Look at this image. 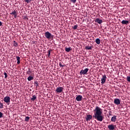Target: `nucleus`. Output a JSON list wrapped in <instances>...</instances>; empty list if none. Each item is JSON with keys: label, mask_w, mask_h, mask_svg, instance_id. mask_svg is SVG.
Returning <instances> with one entry per match:
<instances>
[{"label": "nucleus", "mask_w": 130, "mask_h": 130, "mask_svg": "<svg viewBox=\"0 0 130 130\" xmlns=\"http://www.w3.org/2000/svg\"><path fill=\"white\" fill-rule=\"evenodd\" d=\"M126 80H127V82H130V76H127L126 77Z\"/></svg>", "instance_id": "c756f323"}, {"label": "nucleus", "mask_w": 130, "mask_h": 130, "mask_svg": "<svg viewBox=\"0 0 130 130\" xmlns=\"http://www.w3.org/2000/svg\"><path fill=\"white\" fill-rule=\"evenodd\" d=\"M101 84H104L106 82V75H104L101 78Z\"/></svg>", "instance_id": "423d86ee"}, {"label": "nucleus", "mask_w": 130, "mask_h": 130, "mask_svg": "<svg viewBox=\"0 0 130 130\" xmlns=\"http://www.w3.org/2000/svg\"><path fill=\"white\" fill-rule=\"evenodd\" d=\"M62 62H59V66L60 68H63V67H64L66 66L65 64H62Z\"/></svg>", "instance_id": "412c9836"}, {"label": "nucleus", "mask_w": 130, "mask_h": 130, "mask_svg": "<svg viewBox=\"0 0 130 130\" xmlns=\"http://www.w3.org/2000/svg\"><path fill=\"white\" fill-rule=\"evenodd\" d=\"M3 117V113L2 112H0V118H2Z\"/></svg>", "instance_id": "473e14b6"}, {"label": "nucleus", "mask_w": 130, "mask_h": 130, "mask_svg": "<svg viewBox=\"0 0 130 130\" xmlns=\"http://www.w3.org/2000/svg\"><path fill=\"white\" fill-rule=\"evenodd\" d=\"M36 98H37L36 95H34L31 98V101H34L35 100H36Z\"/></svg>", "instance_id": "aec40b11"}, {"label": "nucleus", "mask_w": 130, "mask_h": 130, "mask_svg": "<svg viewBox=\"0 0 130 130\" xmlns=\"http://www.w3.org/2000/svg\"><path fill=\"white\" fill-rule=\"evenodd\" d=\"M78 28V25H75L73 27V28L74 29V30H76Z\"/></svg>", "instance_id": "cd10ccee"}, {"label": "nucleus", "mask_w": 130, "mask_h": 130, "mask_svg": "<svg viewBox=\"0 0 130 130\" xmlns=\"http://www.w3.org/2000/svg\"><path fill=\"white\" fill-rule=\"evenodd\" d=\"M32 0H24V1L25 2V3H27V4H29V3H31V1Z\"/></svg>", "instance_id": "a878e982"}, {"label": "nucleus", "mask_w": 130, "mask_h": 130, "mask_svg": "<svg viewBox=\"0 0 130 130\" xmlns=\"http://www.w3.org/2000/svg\"><path fill=\"white\" fill-rule=\"evenodd\" d=\"M95 23H98V24H102L103 21H102V19H100L99 18H96L95 20Z\"/></svg>", "instance_id": "9b49d317"}, {"label": "nucleus", "mask_w": 130, "mask_h": 130, "mask_svg": "<svg viewBox=\"0 0 130 130\" xmlns=\"http://www.w3.org/2000/svg\"><path fill=\"white\" fill-rule=\"evenodd\" d=\"M35 85L37 87H38V82H37V81L35 82Z\"/></svg>", "instance_id": "7c9ffc66"}, {"label": "nucleus", "mask_w": 130, "mask_h": 130, "mask_svg": "<svg viewBox=\"0 0 130 130\" xmlns=\"http://www.w3.org/2000/svg\"><path fill=\"white\" fill-rule=\"evenodd\" d=\"M45 36L47 39L51 38V34L49 31H47L45 33Z\"/></svg>", "instance_id": "20e7f679"}, {"label": "nucleus", "mask_w": 130, "mask_h": 130, "mask_svg": "<svg viewBox=\"0 0 130 130\" xmlns=\"http://www.w3.org/2000/svg\"><path fill=\"white\" fill-rule=\"evenodd\" d=\"M121 23L125 25H127L128 24V20H122L121 22Z\"/></svg>", "instance_id": "4468645a"}, {"label": "nucleus", "mask_w": 130, "mask_h": 130, "mask_svg": "<svg viewBox=\"0 0 130 130\" xmlns=\"http://www.w3.org/2000/svg\"><path fill=\"white\" fill-rule=\"evenodd\" d=\"M26 73L27 75H30V73H31V71H30V69L28 71H27Z\"/></svg>", "instance_id": "2f4dec72"}, {"label": "nucleus", "mask_w": 130, "mask_h": 130, "mask_svg": "<svg viewBox=\"0 0 130 130\" xmlns=\"http://www.w3.org/2000/svg\"><path fill=\"white\" fill-rule=\"evenodd\" d=\"M111 120L112 122H115L116 121V116L115 115L112 117Z\"/></svg>", "instance_id": "f8f14e48"}, {"label": "nucleus", "mask_w": 130, "mask_h": 130, "mask_svg": "<svg viewBox=\"0 0 130 130\" xmlns=\"http://www.w3.org/2000/svg\"><path fill=\"white\" fill-rule=\"evenodd\" d=\"M100 42H101V41H100V39H96L95 40V43H96V44H100Z\"/></svg>", "instance_id": "6ab92c4d"}, {"label": "nucleus", "mask_w": 130, "mask_h": 130, "mask_svg": "<svg viewBox=\"0 0 130 130\" xmlns=\"http://www.w3.org/2000/svg\"><path fill=\"white\" fill-rule=\"evenodd\" d=\"M63 90V87H57L55 91L57 93H61Z\"/></svg>", "instance_id": "39448f33"}, {"label": "nucleus", "mask_w": 130, "mask_h": 130, "mask_svg": "<svg viewBox=\"0 0 130 130\" xmlns=\"http://www.w3.org/2000/svg\"><path fill=\"white\" fill-rule=\"evenodd\" d=\"M3 26V23L0 21V26Z\"/></svg>", "instance_id": "72a5a7b5"}, {"label": "nucleus", "mask_w": 130, "mask_h": 130, "mask_svg": "<svg viewBox=\"0 0 130 130\" xmlns=\"http://www.w3.org/2000/svg\"><path fill=\"white\" fill-rule=\"evenodd\" d=\"M13 45L15 46V47H17V46H18V43L16 42V41H14Z\"/></svg>", "instance_id": "393cba45"}, {"label": "nucleus", "mask_w": 130, "mask_h": 130, "mask_svg": "<svg viewBox=\"0 0 130 130\" xmlns=\"http://www.w3.org/2000/svg\"><path fill=\"white\" fill-rule=\"evenodd\" d=\"M114 126L113 124H109L108 125V128H109V130H114Z\"/></svg>", "instance_id": "1a4fd4ad"}, {"label": "nucleus", "mask_w": 130, "mask_h": 130, "mask_svg": "<svg viewBox=\"0 0 130 130\" xmlns=\"http://www.w3.org/2000/svg\"><path fill=\"white\" fill-rule=\"evenodd\" d=\"M109 115H111V114L110 113H109Z\"/></svg>", "instance_id": "f704fd0d"}, {"label": "nucleus", "mask_w": 130, "mask_h": 130, "mask_svg": "<svg viewBox=\"0 0 130 130\" xmlns=\"http://www.w3.org/2000/svg\"><path fill=\"white\" fill-rule=\"evenodd\" d=\"M17 60V64H20V59L21 58L19 56H16Z\"/></svg>", "instance_id": "2eb2a0df"}, {"label": "nucleus", "mask_w": 130, "mask_h": 130, "mask_svg": "<svg viewBox=\"0 0 130 130\" xmlns=\"http://www.w3.org/2000/svg\"><path fill=\"white\" fill-rule=\"evenodd\" d=\"M82 99H83V96L82 95H78L76 98V101H82Z\"/></svg>", "instance_id": "0eeeda50"}, {"label": "nucleus", "mask_w": 130, "mask_h": 130, "mask_svg": "<svg viewBox=\"0 0 130 130\" xmlns=\"http://www.w3.org/2000/svg\"><path fill=\"white\" fill-rule=\"evenodd\" d=\"M30 119V117L29 116L25 117V121H29V119Z\"/></svg>", "instance_id": "b1692460"}, {"label": "nucleus", "mask_w": 130, "mask_h": 130, "mask_svg": "<svg viewBox=\"0 0 130 130\" xmlns=\"http://www.w3.org/2000/svg\"><path fill=\"white\" fill-rule=\"evenodd\" d=\"M4 75L5 76V79H7V78H8V74H7V73L4 72Z\"/></svg>", "instance_id": "c85d7f7f"}, {"label": "nucleus", "mask_w": 130, "mask_h": 130, "mask_svg": "<svg viewBox=\"0 0 130 130\" xmlns=\"http://www.w3.org/2000/svg\"><path fill=\"white\" fill-rule=\"evenodd\" d=\"M11 15H14V17L17 18V11H14L10 13Z\"/></svg>", "instance_id": "ddd939ff"}, {"label": "nucleus", "mask_w": 130, "mask_h": 130, "mask_svg": "<svg viewBox=\"0 0 130 130\" xmlns=\"http://www.w3.org/2000/svg\"><path fill=\"white\" fill-rule=\"evenodd\" d=\"M65 50L67 52H70L72 50V49H71V47L66 48Z\"/></svg>", "instance_id": "a211bd4d"}, {"label": "nucleus", "mask_w": 130, "mask_h": 130, "mask_svg": "<svg viewBox=\"0 0 130 130\" xmlns=\"http://www.w3.org/2000/svg\"><path fill=\"white\" fill-rule=\"evenodd\" d=\"M89 71V69L85 68L84 70H81L80 72V76H83V75H87L88 72Z\"/></svg>", "instance_id": "f03ea898"}, {"label": "nucleus", "mask_w": 130, "mask_h": 130, "mask_svg": "<svg viewBox=\"0 0 130 130\" xmlns=\"http://www.w3.org/2000/svg\"><path fill=\"white\" fill-rule=\"evenodd\" d=\"M32 80H34V77L33 76H30L27 78V80L29 81H32Z\"/></svg>", "instance_id": "dca6fc26"}, {"label": "nucleus", "mask_w": 130, "mask_h": 130, "mask_svg": "<svg viewBox=\"0 0 130 130\" xmlns=\"http://www.w3.org/2000/svg\"><path fill=\"white\" fill-rule=\"evenodd\" d=\"M85 49H86V50H91V49H92V47L90 46H86L85 47Z\"/></svg>", "instance_id": "f3484780"}, {"label": "nucleus", "mask_w": 130, "mask_h": 130, "mask_svg": "<svg viewBox=\"0 0 130 130\" xmlns=\"http://www.w3.org/2000/svg\"><path fill=\"white\" fill-rule=\"evenodd\" d=\"M92 119V115H87L86 117V121H90Z\"/></svg>", "instance_id": "9d476101"}, {"label": "nucleus", "mask_w": 130, "mask_h": 130, "mask_svg": "<svg viewBox=\"0 0 130 130\" xmlns=\"http://www.w3.org/2000/svg\"><path fill=\"white\" fill-rule=\"evenodd\" d=\"M93 112L94 115H93V117L95 119H97L98 121H103V119H104V117L102 116V113H103L102 109L100 107L96 106Z\"/></svg>", "instance_id": "f257e3e1"}, {"label": "nucleus", "mask_w": 130, "mask_h": 130, "mask_svg": "<svg viewBox=\"0 0 130 130\" xmlns=\"http://www.w3.org/2000/svg\"><path fill=\"white\" fill-rule=\"evenodd\" d=\"M4 101L5 103H7L8 105H10V103H11V98L9 96H6L4 98Z\"/></svg>", "instance_id": "7ed1b4c3"}, {"label": "nucleus", "mask_w": 130, "mask_h": 130, "mask_svg": "<svg viewBox=\"0 0 130 130\" xmlns=\"http://www.w3.org/2000/svg\"><path fill=\"white\" fill-rule=\"evenodd\" d=\"M4 108V104L0 102V109Z\"/></svg>", "instance_id": "5701e85b"}, {"label": "nucleus", "mask_w": 130, "mask_h": 130, "mask_svg": "<svg viewBox=\"0 0 130 130\" xmlns=\"http://www.w3.org/2000/svg\"><path fill=\"white\" fill-rule=\"evenodd\" d=\"M51 51H52V50H49L48 51V57H50V52H51Z\"/></svg>", "instance_id": "4be33fe9"}, {"label": "nucleus", "mask_w": 130, "mask_h": 130, "mask_svg": "<svg viewBox=\"0 0 130 130\" xmlns=\"http://www.w3.org/2000/svg\"><path fill=\"white\" fill-rule=\"evenodd\" d=\"M73 4H76L77 3V0H70Z\"/></svg>", "instance_id": "bb28decb"}, {"label": "nucleus", "mask_w": 130, "mask_h": 130, "mask_svg": "<svg viewBox=\"0 0 130 130\" xmlns=\"http://www.w3.org/2000/svg\"><path fill=\"white\" fill-rule=\"evenodd\" d=\"M114 103V104H116V105H119V104H120V100L119 99H115Z\"/></svg>", "instance_id": "6e6552de"}]
</instances>
